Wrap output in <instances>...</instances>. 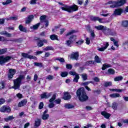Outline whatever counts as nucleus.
<instances>
[{"instance_id": "nucleus-15", "label": "nucleus", "mask_w": 128, "mask_h": 128, "mask_svg": "<svg viewBox=\"0 0 128 128\" xmlns=\"http://www.w3.org/2000/svg\"><path fill=\"white\" fill-rule=\"evenodd\" d=\"M78 52H73L70 55V58L71 60H78Z\"/></svg>"}, {"instance_id": "nucleus-33", "label": "nucleus", "mask_w": 128, "mask_h": 128, "mask_svg": "<svg viewBox=\"0 0 128 128\" xmlns=\"http://www.w3.org/2000/svg\"><path fill=\"white\" fill-rule=\"evenodd\" d=\"M36 44L38 46H39V48H41V46H44V43H42V40H38Z\"/></svg>"}, {"instance_id": "nucleus-7", "label": "nucleus", "mask_w": 128, "mask_h": 128, "mask_svg": "<svg viewBox=\"0 0 128 128\" xmlns=\"http://www.w3.org/2000/svg\"><path fill=\"white\" fill-rule=\"evenodd\" d=\"M56 94H53L52 98L49 100L50 102H51L48 105V107L50 108H54V106H56V104H54L52 103V102H54V100H56Z\"/></svg>"}, {"instance_id": "nucleus-53", "label": "nucleus", "mask_w": 128, "mask_h": 128, "mask_svg": "<svg viewBox=\"0 0 128 128\" xmlns=\"http://www.w3.org/2000/svg\"><path fill=\"white\" fill-rule=\"evenodd\" d=\"M82 76L84 80H86V79L88 78V76H86V74H82Z\"/></svg>"}, {"instance_id": "nucleus-14", "label": "nucleus", "mask_w": 128, "mask_h": 128, "mask_svg": "<svg viewBox=\"0 0 128 128\" xmlns=\"http://www.w3.org/2000/svg\"><path fill=\"white\" fill-rule=\"evenodd\" d=\"M52 92H44L40 95L41 98H48L52 96Z\"/></svg>"}, {"instance_id": "nucleus-20", "label": "nucleus", "mask_w": 128, "mask_h": 128, "mask_svg": "<svg viewBox=\"0 0 128 128\" xmlns=\"http://www.w3.org/2000/svg\"><path fill=\"white\" fill-rule=\"evenodd\" d=\"M101 114L102 116H104V118H107V119L110 118V114L106 112H102Z\"/></svg>"}, {"instance_id": "nucleus-42", "label": "nucleus", "mask_w": 128, "mask_h": 128, "mask_svg": "<svg viewBox=\"0 0 128 128\" xmlns=\"http://www.w3.org/2000/svg\"><path fill=\"white\" fill-rule=\"evenodd\" d=\"M49 115L46 114L44 113L42 116V119L43 120H48V118Z\"/></svg>"}, {"instance_id": "nucleus-40", "label": "nucleus", "mask_w": 128, "mask_h": 128, "mask_svg": "<svg viewBox=\"0 0 128 128\" xmlns=\"http://www.w3.org/2000/svg\"><path fill=\"white\" fill-rule=\"evenodd\" d=\"M122 26H124V28H128V20H124L122 22Z\"/></svg>"}, {"instance_id": "nucleus-38", "label": "nucleus", "mask_w": 128, "mask_h": 128, "mask_svg": "<svg viewBox=\"0 0 128 128\" xmlns=\"http://www.w3.org/2000/svg\"><path fill=\"white\" fill-rule=\"evenodd\" d=\"M115 72L116 71H114L112 68H109L108 70V74H114Z\"/></svg>"}, {"instance_id": "nucleus-19", "label": "nucleus", "mask_w": 128, "mask_h": 128, "mask_svg": "<svg viewBox=\"0 0 128 128\" xmlns=\"http://www.w3.org/2000/svg\"><path fill=\"white\" fill-rule=\"evenodd\" d=\"M71 98L72 97L70 96V93L66 92L64 93V95L63 96L64 100H70Z\"/></svg>"}, {"instance_id": "nucleus-28", "label": "nucleus", "mask_w": 128, "mask_h": 128, "mask_svg": "<svg viewBox=\"0 0 128 128\" xmlns=\"http://www.w3.org/2000/svg\"><path fill=\"white\" fill-rule=\"evenodd\" d=\"M14 116H8L6 118H4V120L6 122H10V120H14Z\"/></svg>"}, {"instance_id": "nucleus-29", "label": "nucleus", "mask_w": 128, "mask_h": 128, "mask_svg": "<svg viewBox=\"0 0 128 128\" xmlns=\"http://www.w3.org/2000/svg\"><path fill=\"white\" fill-rule=\"evenodd\" d=\"M1 34L3 36H7L8 38H12V34L6 32H1Z\"/></svg>"}, {"instance_id": "nucleus-41", "label": "nucleus", "mask_w": 128, "mask_h": 128, "mask_svg": "<svg viewBox=\"0 0 128 128\" xmlns=\"http://www.w3.org/2000/svg\"><path fill=\"white\" fill-rule=\"evenodd\" d=\"M12 2V0H7L6 2H2V4L4 6H6V4H10Z\"/></svg>"}, {"instance_id": "nucleus-44", "label": "nucleus", "mask_w": 128, "mask_h": 128, "mask_svg": "<svg viewBox=\"0 0 128 128\" xmlns=\"http://www.w3.org/2000/svg\"><path fill=\"white\" fill-rule=\"evenodd\" d=\"M46 80H54V76L52 75H48L46 77Z\"/></svg>"}, {"instance_id": "nucleus-39", "label": "nucleus", "mask_w": 128, "mask_h": 128, "mask_svg": "<svg viewBox=\"0 0 128 128\" xmlns=\"http://www.w3.org/2000/svg\"><path fill=\"white\" fill-rule=\"evenodd\" d=\"M74 32H76V30H72L71 31L68 32L66 36H72V34H74Z\"/></svg>"}, {"instance_id": "nucleus-63", "label": "nucleus", "mask_w": 128, "mask_h": 128, "mask_svg": "<svg viewBox=\"0 0 128 128\" xmlns=\"http://www.w3.org/2000/svg\"><path fill=\"white\" fill-rule=\"evenodd\" d=\"M4 88V82H0V90H2V88Z\"/></svg>"}, {"instance_id": "nucleus-12", "label": "nucleus", "mask_w": 128, "mask_h": 128, "mask_svg": "<svg viewBox=\"0 0 128 128\" xmlns=\"http://www.w3.org/2000/svg\"><path fill=\"white\" fill-rule=\"evenodd\" d=\"M22 56H23V58H32V60H38V58H36V57L35 56L28 55V54L26 53H22Z\"/></svg>"}, {"instance_id": "nucleus-8", "label": "nucleus", "mask_w": 128, "mask_h": 128, "mask_svg": "<svg viewBox=\"0 0 128 128\" xmlns=\"http://www.w3.org/2000/svg\"><path fill=\"white\" fill-rule=\"evenodd\" d=\"M10 58H12L10 56H6V58L0 56V64H5L6 62H8Z\"/></svg>"}, {"instance_id": "nucleus-6", "label": "nucleus", "mask_w": 128, "mask_h": 128, "mask_svg": "<svg viewBox=\"0 0 128 128\" xmlns=\"http://www.w3.org/2000/svg\"><path fill=\"white\" fill-rule=\"evenodd\" d=\"M95 28H96L98 30H104V32H110V28H106V26H104L102 25H100L98 26H95Z\"/></svg>"}, {"instance_id": "nucleus-36", "label": "nucleus", "mask_w": 128, "mask_h": 128, "mask_svg": "<svg viewBox=\"0 0 128 128\" xmlns=\"http://www.w3.org/2000/svg\"><path fill=\"white\" fill-rule=\"evenodd\" d=\"M50 38L52 40H58V36L56 34H52L50 36Z\"/></svg>"}, {"instance_id": "nucleus-54", "label": "nucleus", "mask_w": 128, "mask_h": 128, "mask_svg": "<svg viewBox=\"0 0 128 128\" xmlns=\"http://www.w3.org/2000/svg\"><path fill=\"white\" fill-rule=\"evenodd\" d=\"M42 52H44L42 51H37L34 52V54L35 56H39V54H41Z\"/></svg>"}, {"instance_id": "nucleus-30", "label": "nucleus", "mask_w": 128, "mask_h": 128, "mask_svg": "<svg viewBox=\"0 0 128 128\" xmlns=\"http://www.w3.org/2000/svg\"><path fill=\"white\" fill-rule=\"evenodd\" d=\"M94 62H97V64H100L102 60H100V58L98 57V56H96L94 58Z\"/></svg>"}, {"instance_id": "nucleus-24", "label": "nucleus", "mask_w": 128, "mask_h": 128, "mask_svg": "<svg viewBox=\"0 0 128 128\" xmlns=\"http://www.w3.org/2000/svg\"><path fill=\"white\" fill-rule=\"evenodd\" d=\"M18 28L20 30V32H28V30H26V28H24V26L22 24H20Z\"/></svg>"}, {"instance_id": "nucleus-2", "label": "nucleus", "mask_w": 128, "mask_h": 128, "mask_svg": "<svg viewBox=\"0 0 128 128\" xmlns=\"http://www.w3.org/2000/svg\"><path fill=\"white\" fill-rule=\"evenodd\" d=\"M76 96L80 102H86L88 98L84 88H81L77 90Z\"/></svg>"}, {"instance_id": "nucleus-18", "label": "nucleus", "mask_w": 128, "mask_h": 128, "mask_svg": "<svg viewBox=\"0 0 128 128\" xmlns=\"http://www.w3.org/2000/svg\"><path fill=\"white\" fill-rule=\"evenodd\" d=\"M27 102H28V100H22L18 104V108H22V106H26Z\"/></svg>"}, {"instance_id": "nucleus-35", "label": "nucleus", "mask_w": 128, "mask_h": 128, "mask_svg": "<svg viewBox=\"0 0 128 128\" xmlns=\"http://www.w3.org/2000/svg\"><path fill=\"white\" fill-rule=\"evenodd\" d=\"M68 73L66 72H61L60 74L62 78H66V76H68Z\"/></svg>"}, {"instance_id": "nucleus-56", "label": "nucleus", "mask_w": 128, "mask_h": 128, "mask_svg": "<svg viewBox=\"0 0 128 128\" xmlns=\"http://www.w3.org/2000/svg\"><path fill=\"white\" fill-rule=\"evenodd\" d=\"M86 44H90V38H86Z\"/></svg>"}, {"instance_id": "nucleus-60", "label": "nucleus", "mask_w": 128, "mask_h": 128, "mask_svg": "<svg viewBox=\"0 0 128 128\" xmlns=\"http://www.w3.org/2000/svg\"><path fill=\"white\" fill-rule=\"evenodd\" d=\"M76 43L77 44H84V40H80L78 42H76Z\"/></svg>"}, {"instance_id": "nucleus-45", "label": "nucleus", "mask_w": 128, "mask_h": 128, "mask_svg": "<svg viewBox=\"0 0 128 128\" xmlns=\"http://www.w3.org/2000/svg\"><path fill=\"white\" fill-rule=\"evenodd\" d=\"M18 20V16H11L8 19V20Z\"/></svg>"}, {"instance_id": "nucleus-32", "label": "nucleus", "mask_w": 128, "mask_h": 128, "mask_svg": "<svg viewBox=\"0 0 128 128\" xmlns=\"http://www.w3.org/2000/svg\"><path fill=\"white\" fill-rule=\"evenodd\" d=\"M120 94L118 93H115V94H111L110 95V98H120Z\"/></svg>"}, {"instance_id": "nucleus-37", "label": "nucleus", "mask_w": 128, "mask_h": 128, "mask_svg": "<svg viewBox=\"0 0 128 128\" xmlns=\"http://www.w3.org/2000/svg\"><path fill=\"white\" fill-rule=\"evenodd\" d=\"M124 78L122 76H117L114 78L115 82H120V80H122Z\"/></svg>"}, {"instance_id": "nucleus-27", "label": "nucleus", "mask_w": 128, "mask_h": 128, "mask_svg": "<svg viewBox=\"0 0 128 128\" xmlns=\"http://www.w3.org/2000/svg\"><path fill=\"white\" fill-rule=\"evenodd\" d=\"M66 44L68 46L70 47V46H72V45L74 44V43H72V41L70 40H69L66 41Z\"/></svg>"}, {"instance_id": "nucleus-16", "label": "nucleus", "mask_w": 128, "mask_h": 128, "mask_svg": "<svg viewBox=\"0 0 128 128\" xmlns=\"http://www.w3.org/2000/svg\"><path fill=\"white\" fill-rule=\"evenodd\" d=\"M122 12V9H116L113 14V16H120Z\"/></svg>"}, {"instance_id": "nucleus-3", "label": "nucleus", "mask_w": 128, "mask_h": 128, "mask_svg": "<svg viewBox=\"0 0 128 128\" xmlns=\"http://www.w3.org/2000/svg\"><path fill=\"white\" fill-rule=\"evenodd\" d=\"M126 4V0H120V1H110L107 4H112L110 8H116V6H122Z\"/></svg>"}, {"instance_id": "nucleus-10", "label": "nucleus", "mask_w": 128, "mask_h": 128, "mask_svg": "<svg viewBox=\"0 0 128 128\" xmlns=\"http://www.w3.org/2000/svg\"><path fill=\"white\" fill-rule=\"evenodd\" d=\"M103 44L104 46L102 47H98V52H104V50H106L108 48V46H110V44L108 42H105L103 43Z\"/></svg>"}, {"instance_id": "nucleus-34", "label": "nucleus", "mask_w": 128, "mask_h": 128, "mask_svg": "<svg viewBox=\"0 0 128 128\" xmlns=\"http://www.w3.org/2000/svg\"><path fill=\"white\" fill-rule=\"evenodd\" d=\"M44 50L48 51V50H54V47L52 46H48L45 48L44 49Z\"/></svg>"}, {"instance_id": "nucleus-48", "label": "nucleus", "mask_w": 128, "mask_h": 128, "mask_svg": "<svg viewBox=\"0 0 128 128\" xmlns=\"http://www.w3.org/2000/svg\"><path fill=\"white\" fill-rule=\"evenodd\" d=\"M24 78L25 77L24 75L21 74L19 76L18 78L17 79L22 82V80H24Z\"/></svg>"}, {"instance_id": "nucleus-26", "label": "nucleus", "mask_w": 128, "mask_h": 128, "mask_svg": "<svg viewBox=\"0 0 128 128\" xmlns=\"http://www.w3.org/2000/svg\"><path fill=\"white\" fill-rule=\"evenodd\" d=\"M46 16L43 15L40 17V22H46Z\"/></svg>"}, {"instance_id": "nucleus-59", "label": "nucleus", "mask_w": 128, "mask_h": 128, "mask_svg": "<svg viewBox=\"0 0 128 128\" xmlns=\"http://www.w3.org/2000/svg\"><path fill=\"white\" fill-rule=\"evenodd\" d=\"M16 96L18 98H22V94L20 93H18L16 94Z\"/></svg>"}, {"instance_id": "nucleus-50", "label": "nucleus", "mask_w": 128, "mask_h": 128, "mask_svg": "<svg viewBox=\"0 0 128 128\" xmlns=\"http://www.w3.org/2000/svg\"><path fill=\"white\" fill-rule=\"evenodd\" d=\"M56 60H58L60 62H64V59L62 58H58L56 59Z\"/></svg>"}, {"instance_id": "nucleus-21", "label": "nucleus", "mask_w": 128, "mask_h": 128, "mask_svg": "<svg viewBox=\"0 0 128 128\" xmlns=\"http://www.w3.org/2000/svg\"><path fill=\"white\" fill-rule=\"evenodd\" d=\"M76 36V35H72L69 38V40L72 41V43L74 42L76 40H77Z\"/></svg>"}, {"instance_id": "nucleus-43", "label": "nucleus", "mask_w": 128, "mask_h": 128, "mask_svg": "<svg viewBox=\"0 0 128 128\" xmlns=\"http://www.w3.org/2000/svg\"><path fill=\"white\" fill-rule=\"evenodd\" d=\"M40 126V120L37 119L35 122V126Z\"/></svg>"}, {"instance_id": "nucleus-49", "label": "nucleus", "mask_w": 128, "mask_h": 128, "mask_svg": "<svg viewBox=\"0 0 128 128\" xmlns=\"http://www.w3.org/2000/svg\"><path fill=\"white\" fill-rule=\"evenodd\" d=\"M112 108L113 110H116V108H118V104L116 102H114L112 104Z\"/></svg>"}, {"instance_id": "nucleus-55", "label": "nucleus", "mask_w": 128, "mask_h": 128, "mask_svg": "<svg viewBox=\"0 0 128 128\" xmlns=\"http://www.w3.org/2000/svg\"><path fill=\"white\" fill-rule=\"evenodd\" d=\"M66 68L68 70H72V66L70 64H66Z\"/></svg>"}, {"instance_id": "nucleus-23", "label": "nucleus", "mask_w": 128, "mask_h": 128, "mask_svg": "<svg viewBox=\"0 0 128 128\" xmlns=\"http://www.w3.org/2000/svg\"><path fill=\"white\" fill-rule=\"evenodd\" d=\"M112 65L108 64H104L102 67V70H106V68H110Z\"/></svg>"}, {"instance_id": "nucleus-61", "label": "nucleus", "mask_w": 128, "mask_h": 128, "mask_svg": "<svg viewBox=\"0 0 128 128\" xmlns=\"http://www.w3.org/2000/svg\"><path fill=\"white\" fill-rule=\"evenodd\" d=\"M44 108V102H41L39 105V108L40 110H42Z\"/></svg>"}, {"instance_id": "nucleus-4", "label": "nucleus", "mask_w": 128, "mask_h": 128, "mask_svg": "<svg viewBox=\"0 0 128 128\" xmlns=\"http://www.w3.org/2000/svg\"><path fill=\"white\" fill-rule=\"evenodd\" d=\"M14 86L12 87L14 90H18L20 88V85L22 84V82L20 80L16 78L13 80Z\"/></svg>"}, {"instance_id": "nucleus-25", "label": "nucleus", "mask_w": 128, "mask_h": 128, "mask_svg": "<svg viewBox=\"0 0 128 128\" xmlns=\"http://www.w3.org/2000/svg\"><path fill=\"white\" fill-rule=\"evenodd\" d=\"M64 108H68V109L74 108V106L72 104H65Z\"/></svg>"}, {"instance_id": "nucleus-11", "label": "nucleus", "mask_w": 128, "mask_h": 128, "mask_svg": "<svg viewBox=\"0 0 128 128\" xmlns=\"http://www.w3.org/2000/svg\"><path fill=\"white\" fill-rule=\"evenodd\" d=\"M16 70L13 68H10L9 70V73L8 74V78H14V76L16 74Z\"/></svg>"}, {"instance_id": "nucleus-58", "label": "nucleus", "mask_w": 128, "mask_h": 128, "mask_svg": "<svg viewBox=\"0 0 128 128\" xmlns=\"http://www.w3.org/2000/svg\"><path fill=\"white\" fill-rule=\"evenodd\" d=\"M60 100L58 99V100H56L54 101V102H55L56 104H60Z\"/></svg>"}, {"instance_id": "nucleus-51", "label": "nucleus", "mask_w": 128, "mask_h": 128, "mask_svg": "<svg viewBox=\"0 0 128 128\" xmlns=\"http://www.w3.org/2000/svg\"><path fill=\"white\" fill-rule=\"evenodd\" d=\"M104 86H112V82H106L104 84Z\"/></svg>"}, {"instance_id": "nucleus-22", "label": "nucleus", "mask_w": 128, "mask_h": 128, "mask_svg": "<svg viewBox=\"0 0 128 128\" xmlns=\"http://www.w3.org/2000/svg\"><path fill=\"white\" fill-rule=\"evenodd\" d=\"M40 26V23L39 22L31 26L30 28H31V30H38V26Z\"/></svg>"}, {"instance_id": "nucleus-13", "label": "nucleus", "mask_w": 128, "mask_h": 128, "mask_svg": "<svg viewBox=\"0 0 128 128\" xmlns=\"http://www.w3.org/2000/svg\"><path fill=\"white\" fill-rule=\"evenodd\" d=\"M0 112H10V108L7 106H3L0 108Z\"/></svg>"}, {"instance_id": "nucleus-9", "label": "nucleus", "mask_w": 128, "mask_h": 128, "mask_svg": "<svg viewBox=\"0 0 128 128\" xmlns=\"http://www.w3.org/2000/svg\"><path fill=\"white\" fill-rule=\"evenodd\" d=\"M69 74L71 76H75V77L73 80V82H78V80H80V76H78V74H76L74 72H70Z\"/></svg>"}, {"instance_id": "nucleus-1", "label": "nucleus", "mask_w": 128, "mask_h": 128, "mask_svg": "<svg viewBox=\"0 0 128 128\" xmlns=\"http://www.w3.org/2000/svg\"><path fill=\"white\" fill-rule=\"evenodd\" d=\"M58 4L60 6H63L60 8L62 10H64L65 12H76L78 10V6L76 4H74L71 6H69L68 5H64V4L58 2Z\"/></svg>"}, {"instance_id": "nucleus-52", "label": "nucleus", "mask_w": 128, "mask_h": 128, "mask_svg": "<svg viewBox=\"0 0 128 128\" xmlns=\"http://www.w3.org/2000/svg\"><path fill=\"white\" fill-rule=\"evenodd\" d=\"M36 2H38V0H31L30 2V4H36Z\"/></svg>"}, {"instance_id": "nucleus-5", "label": "nucleus", "mask_w": 128, "mask_h": 128, "mask_svg": "<svg viewBox=\"0 0 128 128\" xmlns=\"http://www.w3.org/2000/svg\"><path fill=\"white\" fill-rule=\"evenodd\" d=\"M92 20H94V22H96V20H98L99 22L101 24H106L107 22L106 20L104 18H100V17H96V16H92L91 17Z\"/></svg>"}, {"instance_id": "nucleus-64", "label": "nucleus", "mask_w": 128, "mask_h": 128, "mask_svg": "<svg viewBox=\"0 0 128 128\" xmlns=\"http://www.w3.org/2000/svg\"><path fill=\"white\" fill-rule=\"evenodd\" d=\"M4 24V19H0V24Z\"/></svg>"}, {"instance_id": "nucleus-31", "label": "nucleus", "mask_w": 128, "mask_h": 128, "mask_svg": "<svg viewBox=\"0 0 128 128\" xmlns=\"http://www.w3.org/2000/svg\"><path fill=\"white\" fill-rule=\"evenodd\" d=\"M106 12H108L107 10H102V12L100 13V16H110V14H106Z\"/></svg>"}, {"instance_id": "nucleus-62", "label": "nucleus", "mask_w": 128, "mask_h": 128, "mask_svg": "<svg viewBox=\"0 0 128 128\" xmlns=\"http://www.w3.org/2000/svg\"><path fill=\"white\" fill-rule=\"evenodd\" d=\"M86 126H84L83 128H92V125L90 124H87Z\"/></svg>"}, {"instance_id": "nucleus-47", "label": "nucleus", "mask_w": 128, "mask_h": 128, "mask_svg": "<svg viewBox=\"0 0 128 128\" xmlns=\"http://www.w3.org/2000/svg\"><path fill=\"white\" fill-rule=\"evenodd\" d=\"M34 66H39L40 68H42V62H34Z\"/></svg>"}, {"instance_id": "nucleus-17", "label": "nucleus", "mask_w": 128, "mask_h": 128, "mask_svg": "<svg viewBox=\"0 0 128 128\" xmlns=\"http://www.w3.org/2000/svg\"><path fill=\"white\" fill-rule=\"evenodd\" d=\"M34 15L29 16L26 21V23L30 24V22H32V20H34Z\"/></svg>"}, {"instance_id": "nucleus-57", "label": "nucleus", "mask_w": 128, "mask_h": 128, "mask_svg": "<svg viewBox=\"0 0 128 128\" xmlns=\"http://www.w3.org/2000/svg\"><path fill=\"white\" fill-rule=\"evenodd\" d=\"M6 102V100L4 98L0 99V104H4Z\"/></svg>"}, {"instance_id": "nucleus-46", "label": "nucleus", "mask_w": 128, "mask_h": 128, "mask_svg": "<svg viewBox=\"0 0 128 128\" xmlns=\"http://www.w3.org/2000/svg\"><path fill=\"white\" fill-rule=\"evenodd\" d=\"M6 52H8V49L6 48L0 50V55L4 54H6Z\"/></svg>"}]
</instances>
